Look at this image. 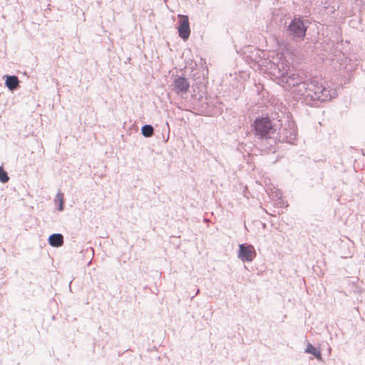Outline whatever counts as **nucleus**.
I'll return each instance as SVG.
<instances>
[{
	"mask_svg": "<svg viewBox=\"0 0 365 365\" xmlns=\"http://www.w3.org/2000/svg\"><path fill=\"white\" fill-rule=\"evenodd\" d=\"M253 126L255 135L261 138H270L276 131L269 117L257 118Z\"/></svg>",
	"mask_w": 365,
	"mask_h": 365,
	"instance_id": "f257e3e1",
	"label": "nucleus"
},
{
	"mask_svg": "<svg viewBox=\"0 0 365 365\" xmlns=\"http://www.w3.org/2000/svg\"><path fill=\"white\" fill-rule=\"evenodd\" d=\"M179 24L177 27L179 36L184 41L188 39L190 35V29L188 16L186 15L179 14L178 16Z\"/></svg>",
	"mask_w": 365,
	"mask_h": 365,
	"instance_id": "f03ea898",
	"label": "nucleus"
},
{
	"mask_svg": "<svg viewBox=\"0 0 365 365\" xmlns=\"http://www.w3.org/2000/svg\"><path fill=\"white\" fill-rule=\"evenodd\" d=\"M238 256L242 261H252L256 256V252L254 247L250 245H240Z\"/></svg>",
	"mask_w": 365,
	"mask_h": 365,
	"instance_id": "7ed1b4c3",
	"label": "nucleus"
},
{
	"mask_svg": "<svg viewBox=\"0 0 365 365\" xmlns=\"http://www.w3.org/2000/svg\"><path fill=\"white\" fill-rule=\"evenodd\" d=\"M174 91L178 95L186 93L190 88V83L185 77L178 76L173 81Z\"/></svg>",
	"mask_w": 365,
	"mask_h": 365,
	"instance_id": "20e7f679",
	"label": "nucleus"
},
{
	"mask_svg": "<svg viewBox=\"0 0 365 365\" xmlns=\"http://www.w3.org/2000/svg\"><path fill=\"white\" fill-rule=\"evenodd\" d=\"M289 28L292 34L297 37L303 38L305 36L306 28L300 19L295 18Z\"/></svg>",
	"mask_w": 365,
	"mask_h": 365,
	"instance_id": "39448f33",
	"label": "nucleus"
},
{
	"mask_svg": "<svg viewBox=\"0 0 365 365\" xmlns=\"http://www.w3.org/2000/svg\"><path fill=\"white\" fill-rule=\"evenodd\" d=\"M51 246L58 247L63 244V237L61 234H53L48 238Z\"/></svg>",
	"mask_w": 365,
	"mask_h": 365,
	"instance_id": "423d86ee",
	"label": "nucleus"
},
{
	"mask_svg": "<svg viewBox=\"0 0 365 365\" xmlns=\"http://www.w3.org/2000/svg\"><path fill=\"white\" fill-rule=\"evenodd\" d=\"M336 96V91L334 89L324 88L321 91V101H328Z\"/></svg>",
	"mask_w": 365,
	"mask_h": 365,
	"instance_id": "0eeeda50",
	"label": "nucleus"
},
{
	"mask_svg": "<svg viewBox=\"0 0 365 365\" xmlns=\"http://www.w3.org/2000/svg\"><path fill=\"white\" fill-rule=\"evenodd\" d=\"M19 83V79L15 76H7L6 80V86L11 91L17 88Z\"/></svg>",
	"mask_w": 365,
	"mask_h": 365,
	"instance_id": "6e6552de",
	"label": "nucleus"
},
{
	"mask_svg": "<svg viewBox=\"0 0 365 365\" xmlns=\"http://www.w3.org/2000/svg\"><path fill=\"white\" fill-rule=\"evenodd\" d=\"M142 133L145 137H150L153 134V128L146 125L142 128Z\"/></svg>",
	"mask_w": 365,
	"mask_h": 365,
	"instance_id": "1a4fd4ad",
	"label": "nucleus"
},
{
	"mask_svg": "<svg viewBox=\"0 0 365 365\" xmlns=\"http://www.w3.org/2000/svg\"><path fill=\"white\" fill-rule=\"evenodd\" d=\"M9 180V178L7 175V173L3 169L1 166H0V181L3 183L7 182Z\"/></svg>",
	"mask_w": 365,
	"mask_h": 365,
	"instance_id": "9d476101",
	"label": "nucleus"
},
{
	"mask_svg": "<svg viewBox=\"0 0 365 365\" xmlns=\"http://www.w3.org/2000/svg\"><path fill=\"white\" fill-rule=\"evenodd\" d=\"M306 351L309 354H313L317 358H319V354L316 352V349L312 344H308Z\"/></svg>",
	"mask_w": 365,
	"mask_h": 365,
	"instance_id": "9b49d317",
	"label": "nucleus"
},
{
	"mask_svg": "<svg viewBox=\"0 0 365 365\" xmlns=\"http://www.w3.org/2000/svg\"><path fill=\"white\" fill-rule=\"evenodd\" d=\"M56 198H57V200H58V202H60L59 210H63V194H61V193H58V194L56 195Z\"/></svg>",
	"mask_w": 365,
	"mask_h": 365,
	"instance_id": "f8f14e48",
	"label": "nucleus"
}]
</instances>
